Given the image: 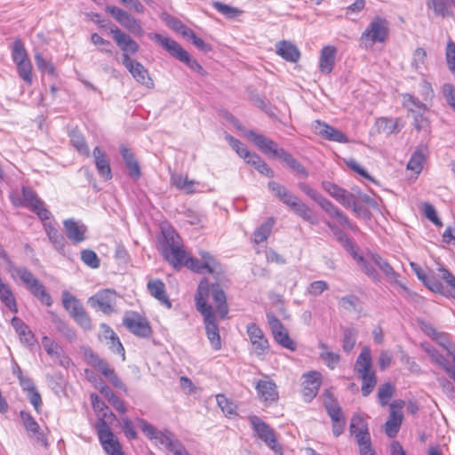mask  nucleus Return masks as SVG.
<instances>
[{
	"label": "nucleus",
	"instance_id": "17",
	"mask_svg": "<svg viewBox=\"0 0 455 455\" xmlns=\"http://www.w3.org/2000/svg\"><path fill=\"white\" fill-rule=\"evenodd\" d=\"M250 422L259 438H260L270 449L275 452H279L281 451V446L276 440L275 432L268 425L257 416H251Z\"/></svg>",
	"mask_w": 455,
	"mask_h": 455
},
{
	"label": "nucleus",
	"instance_id": "15",
	"mask_svg": "<svg viewBox=\"0 0 455 455\" xmlns=\"http://www.w3.org/2000/svg\"><path fill=\"white\" fill-rule=\"evenodd\" d=\"M124 325L132 334L140 338H148L152 334V329L148 321L137 312H128L123 319Z\"/></svg>",
	"mask_w": 455,
	"mask_h": 455
},
{
	"label": "nucleus",
	"instance_id": "37",
	"mask_svg": "<svg viewBox=\"0 0 455 455\" xmlns=\"http://www.w3.org/2000/svg\"><path fill=\"white\" fill-rule=\"evenodd\" d=\"M148 290L149 293L163 305H165L169 308L172 307V303L168 299L165 291V285L163 281L159 279L150 280L148 283Z\"/></svg>",
	"mask_w": 455,
	"mask_h": 455
},
{
	"label": "nucleus",
	"instance_id": "18",
	"mask_svg": "<svg viewBox=\"0 0 455 455\" xmlns=\"http://www.w3.org/2000/svg\"><path fill=\"white\" fill-rule=\"evenodd\" d=\"M123 64L139 84L149 89L154 87L153 79L141 63L132 60L128 54L124 53L123 54Z\"/></svg>",
	"mask_w": 455,
	"mask_h": 455
},
{
	"label": "nucleus",
	"instance_id": "23",
	"mask_svg": "<svg viewBox=\"0 0 455 455\" xmlns=\"http://www.w3.org/2000/svg\"><path fill=\"white\" fill-rule=\"evenodd\" d=\"M42 346L55 363L64 368H68L71 365L70 358L64 354L62 347L53 339L47 336L43 337Z\"/></svg>",
	"mask_w": 455,
	"mask_h": 455
},
{
	"label": "nucleus",
	"instance_id": "6",
	"mask_svg": "<svg viewBox=\"0 0 455 455\" xmlns=\"http://www.w3.org/2000/svg\"><path fill=\"white\" fill-rule=\"evenodd\" d=\"M268 188L276 197L279 198L280 201L292 209V211L303 220L310 223L311 225H316L318 223V219L313 211L296 196L291 193L286 188L275 181H270L268 183Z\"/></svg>",
	"mask_w": 455,
	"mask_h": 455
},
{
	"label": "nucleus",
	"instance_id": "9",
	"mask_svg": "<svg viewBox=\"0 0 455 455\" xmlns=\"http://www.w3.org/2000/svg\"><path fill=\"white\" fill-rule=\"evenodd\" d=\"M13 278H20L27 286L30 292L36 297L43 304L50 307L52 304L50 294L45 290L42 283L36 279L34 275L25 267H11L9 269Z\"/></svg>",
	"mask_w": 455,
	"mask_h": 455
},
{
	"label": "nucleus",
	"instance_id": "20",
	"mask_svg": "<svg viewBox=\"0 0 455 455\" xmlns=\"http://www.w3.org/2000/svg\"><path fill=\"white\" fill-rule=\"evenodd\" d=\"M116 302V293L109 289L100 291L90 297L88 304L93 308H99L105 314L114 311Z\"/></svg>",
	"mask_w": 455,
	"mask_h": 455
},
{
	"label": "nucleus",
	"instance_id": "35",
	"mask_svg": "<svg viewBox=\"0 0 455 455\" xmlns=\"http://www.w3.org/2000/svg\"><path fill=\"white\" fill-rule=\"evenodd\" d=\"M275 52L290 62H297L300 57L299 49L289 41H281L275 44Z\"/></svg>",
	"mask_w": 455,
	"mask_h": 455
},
{
	"label": "nucleus",
	"instance_id": "10",
	"mask_svg": "<svg viewBox=\"0 0 455 455\" xmlns=\"http://www.w3.org/2000/svg\"><path fill=\"white\" fill-rule=\"evenodd\" d=\"M12 204L16 207H28L42 220L50 219L51 212L44 207V203L37 197L36 193L28 188H23L21 195L20 193H12L10 195Z\"/></svg>",
	"mask_w": 455,
	"mask_h": 455
},
{
	"label": "nucleus",
	"instance_id": "49",
	"mask_svg": "<svg viewBox=\"0 0 455 455\" xmlns=\"http://www.w3.org/2000/svg\"><path fill=\"white\" fill-rule=\"evenodd\" d=\"M433 339L447 351L455 364V346L451 343L449 336L443 332L437 331Z\"/></svg>",
	"mask_w": 455,
	"mask_h": 455
},
{
	"label": "nucleus",
	"instance_id": "30",
	"mask_svg": "<svg viewBox=\"0 0 455 455\" xmlns=\"http://www.w3.org/2000/svg\"><path fill=\"white\" fill-rule=\"evenodd\" d=\"M315 202L329 214L330 217L335 218L339 225L349 229L355 228V226L350 222L348 218L331 201L324 198L322 195Z\"/></svg>",
	"mask_w": 455,
	"mask_h": 455
},
{
	"label": "nucleus",
	"instance_id": "12",
	"mask_svg": "<svg viewBox=\"0 0 455 455\" xmlns=\"http://www.w3.org/2000/svg\"><path fill=\"white\" fill-rule=\"evenodd\" d=\"M349 428L350 433L355 435L356 439L360 454L376 455L371 447V435L365 419L358 414L353 415Z\"/></svg>",
	"mask_w": 455,
	"mask_h": 455
},
{
	"label": "nucleus",
	"instance_id": "5",
	"mask_svg": "<svg viewBox=\"0 0 455 455\" xmlns=\"http://www.w3.org/2000/svg\"><path fill=\"white\" fill-rule=\"evenodd\" d=\"M268 188L276 197L279 198L280 201L292 209V211L303 220L310 223L311 225H316L318 223V219L313 211L296 196L291 193L286 188L275 181H270L268 183Z\"/></svg>",
	"mask_w": 455,
	"mask_h": 455
},
{
	"label": "nucleus",
	"instance_id": "51",
	"mask_svg": "<svg viewBox=\"0 0 455 455\" xmlns=\"http://www.w3.org/2000/svg\"><path fill=\"white\" fill-rule=\"evenodd\" d=\"M326 225L332 231V233L337 236L338 240L342 243V245L348 251H353L355 249L354 243L348 239V237L333 223L330 221H325Z\"/></svg>",
	"mask_w": 455,
	"mask_h": 455
},
{
	"label": "nucleus",
	"instance_id": "64",
	"mask_svg": "<svg viewBox=\"0 0 455 455\" xmlns=\"http://www.w3.org/2000/svg\"><path fill=\"white\" fill-rule=\"evenodd\" d=\"M442 92L449 106L455 111V86L451 84H444Z\"/></svg>",
	"mask_w": 455,
	"mask_h": 455
},
{
	"label": "nucleus",
	"instance_id": "3",
	"mask_svg": "<svg viewBox=\"0 0 455 455\" xmlns=\"http://www.w3.org/2000/svg\"><path fill=\"white\" fill-rule=\"evenodd\" d=\"M246 137L264 154L272 157L280 158L298 175L304 178L307 176L308 173L307 170L291 154L286 152L283 148H279L272 140L262 134H258L254 131H249L246 133Z\"/></svg>",
	"mask_w": 455,
	"mask_h": 455
},
{
	"label": "nucleus",
	"instance_id": "14",
	"mask_svg": "<svg viewBox=\"0 0 455 455\" xmlns=\"http://www.w3.org/2000/svg\"><path fill=\"white\" fill-rule=\"evenodd\" d=\"M403 105L408 108L413 117V125L419 131L426 129L428 125V120L425 116L427 108L415 96L406 93L403 96Z\"/></svg>",
	"mask_w": 455,
	"mask_h": 455
},
{
	"label": "nucleus",
	"instance_id": "8",
	"mask_svg": "<svg viewBox=\"0 0 455 455\" xmlns=\"http://www.w3.org/2000/svg\"><path fill=\"white\" fill-rule=\"evenodd\" d=\"M148 37L161 45L172 57L185 63L190 69L201 75L204 74L203 67L196 60L192 59L188 52L171 37L159 33H149Z\"/></svg>",
	"mask_w": 455,
	"mask_h": 455
},
{
	"label": "nucleus",
	"instance_id": "53",
	"mask_svg": "<svg viewBox=\"0 0 455 455\" xmlns=\"http://www.w3.org/2000/svg\"><path fill=\"white\" fill-rule=\"evenodd\" d=\"M12 60L15 64L29 60L27 51L20 40H16L12 51Z\"/></svg>",
	"mask_w": 455,
	"mask_h": 455
},
{
	"label": "nucleus",
	"instance_id": "56",
	"mask_svg": "<svg viewBox=\"0 0 455 455\" xmlns=\"http://www.w3.org/2000/svg\"><path fill=\"white\" fill-rule=\"evenodd\" d=\"M427 62V52L421 47H418L412 53L411 67L417 70H421Z\"/></svg>",
	"mask_w": 455,
	"mask_h": 455
},
{
	"label": "nucleus",
	"instance_id": "27",
	"mask_svg": "<svg viewBox=\"0 0 455 455\" xmlns=\"http://www.w3.org/2000/svg\"><path fill=\"white\" fill-rule=\"evenodd\" d=\"M259 399L265 404H271L277 401L278 392L275 382L269 379H260L256 384Z\"/></svg>",
	"mask_w": 455,
	"mask_h": 455
},
{
	"label": "nucleus",
	"instance_id": "4",
	"mask_svg": "<svg viewBox=\"0 0 455 455\" xmlns=\"http://www.w3.org/2000/svg\"><path fill=\"white\" fill-rule=\"evenodd\" d=\"M268 188L276 197L279 198L280 201L292 209V211L303 220L310 223L311 225H316L318 223V219L313 211L296 196L291 193L286 188L275 181H270L268 183Z\"/></svg>",
	"mask_w": 455,
	"mask_h": 455
},
{
	"label": "nucleus",
	"instance_id": "54",
	"mask_svg": "<svg viewBox=\"0 0 455 455\" xmlns=\"http://www.w3.org/2000/svg\"><path fill=\"white\" fill-rule=\"evenodd\" d=\"M72 145L76 150L85 156H89V148L87 147L84 137L77 131H72L69 134Z\"/></svg>",
	"mask_w": 455,
	"mask_h": 455
},
{
	"label": "nucleus",
	"instance_id": "38",
	"mask_svg": "<svg viewBox=\"0 0 455 455\" xmlns=\"http://www.w3.org/2000/svg\"><path fill=\"white\" fill-rule=\"evenodd\" d=\"M93 157L95 166L99 174L105 180H111L112 172L109 162L107 159L105 154L100 150L99 147H96L93 149Z\"/></svg>",
	"mask_w": 455,
	"mask_h": 455
},
{
	"label": "nucleus",
	"instance_id": "60",
	"mask_svg": "<svg viewBox=\"0 0 455 455\" xmlns=\"http://www.w3.org/2000/svg\"><path fill=\"white\" fill-rule=\"evenodd\" d=\"M83 262L92 268H97L100 266V259L97 254L92 250H84L81 252Z\"/></svg>",
	"mask_w": 455,
	"mask_h": 455
},
{
	"label": "nucleus",
	"instance_id": "47",
	"mask_svg": "<svg viewBox=\"0 0 455 455\" xmlns=\"http://www.w3.org/2000/svg\"><path fill=\"white\" fill-rule=\"evenodd\" d=\"M358 331L353 327H348L344 330L342 348L346 353H350L356 343Z\"/></svg>",
	"mask_w": 455,
	"mask_h": 455
},
{
	"label": "nucleus",
	"instance_id": "39",
	"mask_svg": "<svg viewBox=\"0 0 455 455\" xmlns=\"http://www.w3.org/2000/svg\"><path fill=\"white\" fill-rule=\"evenodd\" d=\"M371 366L372 362L371 349L368 347H364L356 359L355 370L359 373V375H363L372 372L373 371L371 370Z\"/></svg>",
	"mask_w": 455,
	"mask_h": 455
},
{
	"label": "nucleus",
	"instance_id": "36",
	"mask_svg": "<svg viewBox=\"0 0 455 455\" xmlns=\"http://www.w3.org/2000/svg\"><path fill=\"white\" fill-rule=\"evenodd\" d=\"M371 261L383 272L390 283L403 286L399 282V274L394 270L392 266L386 259L378 254H372L371 255Z\"/></svg>",
	"mask_w": 455,
	"mask_h": 455
},
{
	"label": "nucleus",
	"instance_id": "28",
	"mask_svg": "<svg viewBox=\"0 0 455 455\" xmlns=\"http://www.w3.org/2000/svg\"><path fill=\"white\" fill-rule=\"evenodd\" d=\"M321 386V374L310 371L303 375L302 395L306 402H310L318 393Z\"/></svg>",
	"mask_w": 455,
	"mask_h": 455
},
{
	"label": "nucleus",
	"instance_id": "24",
	"mask_svg": "<svg viewBox=\"0 0 455 455\" xmlns=\"http://www.w3.org/2000/svg\"><path fill=\"white\" fill-rule=\"evenodd\" d=\"M100 443L108 455H124L122 446L110 428H100L97 431Z\"/></svg>",
	"mask_w": 455,
	"mask_h": 455
},
{
	"label": "nucleus",
	"instance_id": "52",
	"mask_svg": "<svg viewBox=\"0 0 455 455\" xmlns=\"http://www.w3.org/2000/svg\"><path fill=\"white\" fill-rule=\"evenodd\" d=\"M46 234L56 249L61 250L65 245V238L59 231L51 224H45Z\"/></svg>",
	"mask_w": 455,
	"mask_h": 455
},
{
	"label": "nucleus",
	"instance_id": "33",
	"mask_svg": "<svg viewBox=\"0 0 455 455\" xmlns=\"http://www.w3.org/2000/svg\"><path fill=\"white\" fill-rule=\"evenodd\" d=\"M20 418L29 436L34 437L41 444L46 445V440L44 434L41 432L39 425L35 419L29 413L25 411L20 412Z\"/></svg>",
	"mask_w": 455,
	"mask_h": 455
},
{
	"label": "nucleus",
	"instance_id": "63",
	"mask_svg": "<svg viewBox=\"0 0 455 455\" xmlns=\"http://www.w3.org/2000/svg\"><path fill=\"white\" fill-rule=\"evenodd\" d=\"M446 62L450 71L455 75V43L451 40L446 46Z\"/></svg>",
	"mask_w": 455,
	"mask_h": 455
},
{
	"label": "nucleus",
	"instance_id": "46",
	"mask_svg": "<svg viewBox=\"0 0 455 455\" xmlns=\"http://www.w3.org/2000/svg\"><path fill=\"white\" fill-rule=\"evenodd\" d=\"M275 221L273 219H268L262 223L254 232L253 240L256 243H261L265 242L269 236Z\"/></svg>",
	"mask_w": 455,
	"mask_h": 455
},
{
	"label": "nucleus",
	"instance_id": "41",
	"mask_svg": "<svg viewBox=\"0 0 455 455\" xmlns=\"http://www.w3.org/2000/svg\"><path fill=\"white\" fill-rule=\"evenodd\" d=\"M427 158V149L419 148L411 156L407 169L413 172L416 175L419 174L423 169L424 163Z\"/></svg>",
	"mask_w": 455,
	"mask_h": 455
},
{
	"label": "nucleus",
	"instance_id": "61",
	"mask_svg": "<svg viewBox=\"0 0 455 455\" xmlns=\"http://www.w3.org/2000/svg\"><path fill=\"white\" fill-rule=\"evenodd\" d=\"M359 299L355 295H347L340 298L339 305L347 311H357Z\"/></svg>",
	"mask_w": 455,
	"mask_h": 455
},
{
	"label": "nucleus",
	"instance_id": "55",
	"mask_svg": "<svg viewBox=\"0 0 455 455\" xmlns=\"http://www.w3.org/2000/svg\"><path fill=\"white\" fill-rule=\"evenodd\" d=\"M360 376H361V379L363 381L362 394L363 396H367L372 392L373 388L376 386L377 379H376L375 372L372 371V372L363 374Z\"/></svg>",
	"mask_w": 455,
	"mask_h": 455
},
{
	"label": "nucleus",
	"instance_id": "13",
	"mask_svg": "<svg viewBox=\"0 0 455 455\" xmlns=\"http://www.w3.org/2000/svg\"><path fill=\"white\" fill-rule=\"evenodd\" d=\"M227 140L232 148L242 157L244 161L253 166L259 173L267 177L273 176V171L267 164L255 153L248 151L242 142L236 139L227 136Z\"/></svg>",
	"mask_w": 455,
	"mask_h": 455
},
{
	"label": "nucleus",
	"instance_id": "45",
	"mask_svg": "<svg viewBox=\"0 0 455 455\" xmlns=\"http://www.w3.org/2000/svg\"><path fill=\"white\" fill-rule=\"evenodd\" d=\"M450 2L451 3V0ZM427 6L433 9L435 15L443 18L450 17L452 14L447 0H428Z\"/></svg>",
	"mask_w": 455,
	"mask_h": 455
},
{
	"label": "nucleus",
	"instance_id": "48",
	"mask_svg": "<svg viewBox=\"0 0 455 455\" xmlns=\"http://www.w3.org/2000/svg\"><path fill=\"white\" fill-rule=\"evenodd\" d=\"M121 26H123L135 36H141L144 34L140 21L129 13L126 14L125 18L121 23Z\"/></svg>",
	"mask_w": 455,
	"mask_h": 455
},
{
	"label": "nucleus",
	"instance_id": "44",
	"mask_svg": "<svg viewBox=\"0 0 455 455\" xmlns=\"http://www.w3.org/2000/svg\"><path fill=\"white\" fill-rule=\"evenodd\" d=\"M319 348L321 349L320 357L326 364V366L333 370L339 363L340 356L338 353H333L328 349V347L323 342L320 341Z\"/></svg>",
	"mask_w": 455,
	"mask_h": 455
},
{
	"label": "nucleus",
	"instance_id": "59",
	"mask_svg": "<svg viewBox=\"0 0 455 455\" xmlns=\"http://www.w3.org/2000/svg\"><path fill=\"white\" fill-rule=\"evenodd\" d=\"M35 60L37 66V68L43 72L49 75H54L55 70L52 63L43 58L42 54L39 52H36L35 53Z\"/></svg>",
	"mask_w": 455,
	"mask_h": 455
},
{
	"label": "nucleus",
	"instance_id": "62",
	"mask_svg": "<svg viewBox=\"0 0 455 455\" xmlns=\"http://www.w3.org/2000/svg\"><path fill=\"white\" fill-rule=\"evenodd\" d=\"M216 400L218 405L224 413L228 415L235 414L236 406L232 402H230L225 395H218L216 396Z\"/></svg>",
	"mask_w": 455,
	"mask_h": 455
},
{
	"label": "nucleus",
	"instance_id": "11",
	"mask_svg": "<svg viewBox=\"0 0 455 455\" xmlns=\"http://www.w3.org/2000/svg\"><path fill=\"white\" fill-rule=\"evenodd\" d=\"M388 21L381 17H375L362 33L361 44L364 48L372 47L376 43H384L388 36Z\"/></svg>",
	"mask_w": 455,
	"mask_h": 455
},
{
	"label": "nucleus",
	"instance_id": "26",
	"mask_svg": "<svg viewBox=\"0 0 455 455\" xmlns=\"http://www.w3.org/2000/svg\"><path fill=\"white\" fill-rule=\"evenodd\" d=\"M170 184L187 195L199 192L198 187L201 185L199 181L190 180L187 175L178 172L170 173Z\"/></svg>",
	"mask_w": 455,
	"mask_h": 455
},
{
	"label": "nucleus",
	"instance_id": "32",
	"mask_svg": "<svg viewBox=\"0 0 455 455\" xmlns=\"http://www.w3.org/2000/svg\"><path fill=\"white\" fill-rule=\"evenodd\" d=\"M64 228L67 236L75 243H79L85 240L86 227L73 219H68L64 221Z\"/></svg>",
	"mask_w": 455,
	"mask_h": 455
},
{
	"label": "nucleus",
	"instance_id": "7",
	"mask_svg": "<svg viewBox=\"0 0 455 455\" xmlns=\"http://www.w3.org/2000/svg\"><path fill=\"white\" fill-rule=\"evenodd\" d=\"M139 426L148 438L155 441L156 444L164 446L173 455H189L184 445L170 431H159L144 419L139 420Z\"/></svg>",
	"mask_w": 455,
	"mask_h": 455
},
{
	"label": "nucleus",
	"instance_id": "50",
	"mask_svg": "<svg viewBox=\"0 0 455 455\" xmlns=\"http://www.w3.org/2000/svg\"><path fill=\"white\" fill-rule=\"evenodd\" d=\"M363 271L371 278L377 280L378 274L374 267L363 257L357 254L355 249L350 252Z\"/></svg>",
	"mask_w": 455,
	"mask_h": 455
},
{
	"label": "nucleus",
	"instance_id": "25",
	"mask_svg": "<svg viewBox=\"0 0 455 455\" xmlns=\"http://www.w3.org/2000/svg\"><path fill=\"white\" fill-rule=\"evenodd\" d=\"M404 403L403 401L394 402L390 404V414L385 425V431L387 436L394 437L397 434L402 424L403 414L401 409Z\"/></svg>",
	"mask_w": 455,
	"mask_h": 455
},
{
	"label": "nucleus",
	"instance_id": "2",
	"mask_svg": "<svg viewBox=\"0 0 455 455\" xmlns=\"http://www.w3.org/2000/svg\"><path fill=\"white\" fill-rule=\"evenodd\" d=\"M212 293L213 300L216 304V310L220 318L224 319L228 314L227 298L224 291L219 284L210 285L207 279H203L197 288L196 295V307L198 312L204 316V323L207 338L213 349L219 350L221 347V339L219 332L216 317L212 307L207 303L210 293Z\"/></svg>",
	"mask_w": 455,
	"mask_h": 455
},
{
	"label": "nucleus",
	"instance_id": "29",
	"mask_svg": "<svg viewBox=\"0 0 455 455\" xmlns=\"http://www.w3.org/2000/svg\"><path fill=\"white\" fill-rule=\"evenodd\" d=\"M110 33L113 35V38L118 47L123 51V54H134L139 51V44L129 35L123 32L117 27L110 28Z\"/></svg>",
	"mask_w": 455,
	"mask_h": 455
},
{
	"label": "nucleus",
	"instance_id": "43",
	"mask_svg": "<svg viewBox=\"0 0 455 455\" xmlns=\"http://www.w3.org/2000/svg\"><path fill=\"white\" fill-rule=\"evenodd\" d=\"M121 155L127 168L129 169L130 176L135 180H138L140 177V169L132 153L126 148H122Z\"/></svg>",
	"mask_w": 455,
	"mask_h": 455
},
{
	"label": "nucleus",
	"instance_id": "42",
	"mask_svg": "<svg viewBox=\"0 0 455 455\" xmlns=\"http://www.w3.org/2000/svg\"><path fill=\"white\" fill-rule=\"evenodd\" d=\"M0 299L12 311L17 312V304L10 286L0 277Z\"/></svg>",
	"mask_w": 455,
	"mask_h": 455
},
{
	"label": "nucleus",
	"instance_id": "19",
	"mask_svg": "<svg viewBox=\"0 0 455 455\" xmlns=\"http://www.w3.org/2000/svg\"><path fill=\"white\" fill-rule=\"evenodd\" d=\"M323 189L346 208H352L355 212H359L357 199L352 193L339 188L331 182H323Z\"/></svg>",
	"mask_w": 455,
	"mask_h": 455
},
{
	"label": "nucleus",
	"instance_id": "34",
	"mask_svg": "<svg viewBox=\"0 0 455 455\" xmlns=\"http://www.w3.org/2000/svg\"><path fill=\"white\" fill-rule=\"evenodd\" d=\"M337 50L332 45H326L322 48L320 60H319V69L322 73L330 74L333 68L335 63Z\"/></svg>",
	"mask_w": 455,
	"mask_h": 455
},
{
	"label": "nucleus",
	"instance_id": "58",
	"mask_svg": "<svg viewBox=\"0 0 455 455\" xmlns=\"http://www.w3.org/2000/svg\"><path fill=\"white\" fill-rule=\"evenodd\" d=\"M17 70L20 76L28 84H32V64L30 60L25 62L16 64Z\"/></svg>",
	"mask_w": 455,
	"mask_h": 455
},
{
	"label": "nucleus",
	"instance_id": "16",
	"mask_svg": "<svg viewBox=\"0 0 455 455\" xmlns=\"http://www.w3.org/2000/svg\"><path fill=\"white\" fill-rule=\"evenodd\" d=\"M267 319L275 340L282 347L295 351L296 343L291 339L281 321L273 313H267Z\"/></svg>",
	"mask_w": 455,
	"mask_h": 455
},
{
	"label": "nucleus",
	"instance_id": "40",
	"mask_svg": "<svg viewBox=\"0 0 455 455\" xmlns=\"http://www.w3.org/2000/svg\"><path fill=\"white\" fill-rule=\"evenodd\" d=\"M62 304L64 308L68 311L72 317H75L80 312L84 310L81 302L67 291L62 292Z\"/></svg>",
	"mask_w": 455,
	"mask_h": 455
},
{
	"label": "nucleus",
	"instance_id": "31",
	"mask_svg": "<svg viewBox=\"0 0 455 455\" xmlns=\"http://www.w3.org/2000/svg\"><path fill=\"white\" fill-rule=\"evenodd\" d=\"M420 347L428 355L430 359L435 364L441 366L449 376L455 381V364L454 366H451L448 361L445 359L443 355H442L437 349L427 343H421Z\"/></svg>",
	"mask_w": 455,
	"mask_h": 455
},
{
	"label": "nucleus",
	"instance_id": "21",
	"mask_svg": "<svg viewBox=\"0 0 455 455\" xmlns=\"http://www.w3.org/2000/svg\"><path fill=\"white\" fill-rule=\"evenodd\" d=\"M312 129L315 134L324 140L339 143H347L349 141L345 133L325 122L315 120L312 124Z\"/></svg>",
	"mask_w": 455,
	"mask_h": 455
},
{
	"label": "nucleus",
	"instance_id": "1",
	"mask_svg": "<svg viewBox=\"0 0 455 455\" xmlns=\"http://www.w3.org/2000/svg\"><path fill=\"white\" fill-rule=\"evenodd\" d=\"M161 231L163 235L160 240L162 254L174 268L185 266L197 273H204L205 271L213 275L222 273L220 265L207 251L200 252L203 262H200L197 259L188 257L182 249L180 235L172 227L163 224Z\"/></svg>",
	"mask_w": 455,
	"mask_h": 455
},
{
	"label": "nucleus",
	"instance_id": "22",
	"mask_svg": "<svg viewBox=\"0 0 455 455\" xmlns=\"http://www.w3.org/2000/svg\"><path fill=\"white\" fill-rule=\"evenodd\" d=\"M246 332L252 346V350L257 355H264L267 353L269 345L262 330L256 323H249Z\"/></svg>",
	"mask_w": 455,
	"mask_h": 455
},
{
	"label": "nucleus",
	"instance_id": "57",
	"mask_svg": "<svg viewBox=\"0 0 455 455\" xmlns=\"http://www.w3.org/2000/svg\"><path fill=\"white\" fill-rule=\"evenodd\" d=\"M97 422L95 424L96 431H100V429L102 428H110L109 424L112 423V421L115 419L114 413L109 410L108 407V411H103L97 415Z\"/></svg>",
	"mask_w": 455,
	"mask_h": 455
}]
</instances>
